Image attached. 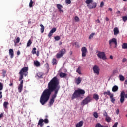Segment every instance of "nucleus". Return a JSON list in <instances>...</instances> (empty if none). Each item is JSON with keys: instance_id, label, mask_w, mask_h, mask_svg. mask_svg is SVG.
<instances>
[{"instance_id": "f257e3e1", "label": "nucleus", "mask_w": 127, "mask_h": 127, "mask_svg": "<svg viewBox=\"0 0 127 127\" xmlns=\"http://www.w3.org/2000/svg\"><path fill=\"white\" fill-rule=\"evenodd\" d=\"M60 89V86H59V80L56 76L53 78L48 84V89H46L43 92L40 99V102L41 105H45L49 98L50 95L52 92H54V94L51 96L49 102V107H51L53 105L56 97H57V94Z\"/></svg>"}, {"instance_id": "f03ea898", "label": "nucleus", "mask_w": 127, "mask_h": 127, "mask_svg": "<svg viewBox=\"0 0 127 127\" xmlns=\"http://www.w3.org/2000/svg\"><path fill=\"white\" fill-rule=\"evenodd\" d=\"M85 90L78 89L77 90H75L74 92L72 94L71 97L72 100H74V99H76L77 98H80L81 96L85 95Z\"/></svg>"}, {"instance_id": "7ed1b4c3", "label": "nucleus", "mask_w": 127, "mask_h": 127, "mask_svg": "<svg viewBox=\"0 0 127 127\" xmlns=\"http://www.w3.org/2000/svg\"><path fill=\"white\" fill-rule=\"evenodd\" d=\"M28 73V68L27 67H24L21 69L19 74L20 75V81L23 79V76L26 77Z\"/></svg>"}, {"instance_id": "20e7f679", "label": "nucleus", "mask_w": 127, "mask_h": 127, "mask_svg": "<svg viewBox=\"0 0 127 127\" xmlns=\"http://www.w3.org/2000/svg\"><path fill=\"white\" fill-rule=\"evenodd\" d=\"M109 44L110 48H117V39L113 38L109 40Z\"/></svg>"}, {"instance_id": "39448f33", "label": "nucleus", "mask_w": 127, "mask_h": 127, "mask_svg": "<svg viewBox=\"0 0 127 127\" xmlns=\"http://www.w3.org/2000/svg\"><path fill=\"white\" fill-rule=\"evenodd\" d=\"M65 54H66V49L65 48L62 49L56 55V58H57V59H59L61 58V57H62Z\"/></svg>"}, {"instance_id": "423d86ee", "label": "nucleus", "mask_w": 127, "mask_h": 127, "mask_svg": "<svg viewBox=\"0 0 127 127\" xmlns=\"http://www.w3.org/2000/svg\"><path fill=\"white\" fill-rule=\"evenodd\" d=\"M92 102V98L90 97V96H88L86 97L81 103V106H85V105H88L89 103Z\"/></svg>"}, {"instance_id": "0eeeda50", "label": "nucleus", "mask_w": 127, "mask_h": 127, "mask_svg": "<svg viewBox=\"0 0 127 127\" xmlns=\"http://www.w3.org/2000/svg\"><path fill=\"white\" fill-rule=\"evenodd\" d=\"M97 56L100 59H103V60H106L107 59V57H106V54L104 52L98 51Z\"/></svg>"}, {"instance_id": "6e6552de", "label": "nucleus", "mask_w": 127, "mask_h": 127, "mask_svg": "<svg viewBox=\"0 0 127 127\" xmlns=\"http://www.w3.org/2000/svg\"><path fill=\"white\" fill-rule=\"evenodd\" d=\"M125 98H127V94H125V92L122 91L120 94V102L121 103H124L125 101Z\"/></svg>"}, {"instance_id": "1a4fd4ad", "label": "nucleus", "mask_w": 127, "mask_h": 127, "mask_svg": "<svg viewBox=\"0 0 127 127\" xmlns=\"http://www.w3.org/2000/svg\"><path fill=\"white\" fill-rule=\"evenodd\" d=\"M93 73L96 75H99L100 74V67L97 65H94L93 67Z\"/></svg>"}, {"instance_id": "9d476101", "label": "nucleus", "mask_w": 127, "mask_h": 127, "mask_svg": "<svg viewBox=\"0 0 127 127\" xmlns=\"http://www.w3.org/2000/svg\"><path fill=\"white\" fill-rule=\"evenodd\" d=\"M103 116L104 117H105V121H106L107 123H110L111 121H112V119L110 116H109V115H108V113L106 111L103 113Z\"/></svg>"}, {"instance_id": "9b49d317", "label": "nucleus", "mask_w": 127, "mask_h": 127, "mask_svg": "<svg viewBox=\"0 0 127 127\" xmlns=\"http://www.w3.org/2000/svg\"><path fill=\"white\" fill-rule=\"evenodd\" d=\"M82 52V57H86V55H87V52H88V50L86 47H83L81 48Z\"/></svg>"}, {"instance_id": "f8f14e48", "label": "nucleus", "mask_w": 127, "mask_h": 127, "mask_svg": "<svg viewBox=\"0 0 127 127\" xmlns=\"http://www.w3.org/2000/svg\"><path fill=\"white\" fill-rule=\"evenodd\" d=\"M87 6H88L90 9L96 8V7L97 6V3L92 2L90 4L87 5Z\"/></svg>"}, {"instance_id": "ddd939ff", "label": "nucleus", "mask_w": 127, "mask_h": 127, "mask_svg": "<svg viewBox=\"0 0 127 127\" xmlns=\"http://www.w3.org/2000/svg\"><path fill=\"white\" fill-rule=\"evenodd\" d=\"M55 31H56V28H53L48 34V36L49 38H50V37L52 36V34H53Z\"/></svg>"}, {"instance_id": "4468645a", "label": "nucleus", "mask_w": 127, "mask_h": 127, "mask_svg": "<svg viewBox=\"0 0 127 127\" xmlns=\"http://www.w3.org/2000/svg\"><path fill=\"white\" fill-rule=\"evenodd\" d=\"M82 82V78L80 77H78L77 78L75 79V83L76 85H80Z\"/></svg>"}, {"instance_id": "2eb2a0df", "label": "nucleus", "mask_w": 127, "mask_h": 127, "mask_svg": "<svg viewBox=\"0 0 127 127\" xmlns=\"http://www.w3.org/2000/svg\"><path fill=\"white\" fill-rule=\"evenodd\" d=\"M9 54L10 58H13L14 57V52L13 51V49H10L9 50Z\"/></svg>"}, {"instance_id": "dca6fc26", "label": "nucleus", "mask_w": 127, "mask_h": 127, "mask_svg": "<svg viewBox=\"0 0 127 127\" xmlns=\"http://www.w3.org/2000/svg\"><path fill=\"white\" fill-rule=\"evenodd\" d=\"M57 7L60 12H63V10H62V8H63V6H62V5H61V4H57Z\"/></svg>"}, {"instance_id": "f3484780", "label": "nucleus", "mask_w": 127, "mask_h": 127, "mask_svg": "<svg viewBox=\"0 0 127 127\" xmlns=\"http://www.w3.org/2000/svg\"><path fill=\"white\" fill-rule=\"evenodd\" d=\"M57 63H58L57 60H56V58H53L52 60V64L53 66H56V65H57Z\"/></svg>"}, {"instance_id": "a211bd4d", "label": "nucleus", "mask_w": 127, "mask_h": 127, "mask_svg": "<svg viewBox=\"0 0 127 127\" xmlns=\"http://www.w3.org/2000/svg\"><path fill=\"white\" fill-rule=\"evenodd\" d=\"M20 41V38H19V37L16 38L14 40V42L15 43L14 46H16V44H17V43H19Z\"/></svg>"}, {"instance_id": "6ab92c4d", "label": "nucleus", "mask_w": 127, "mask_h": 127, "mask_svg": "<svg viewBox=\"0 0 127 127\" xmlns=\"http://www.w3.org/2000/svg\"><path fill=\"white\" fill-rule=\"evenodd\" d=\"M103 95L104 96H109V97L112 96V93L110 90H107V91H104L103 92Z\"/></svg>"}, {"instance_id": "aec40b11", "label": "nucleus", "mask_w": 127, "mask_h": 127, "mask_svg": "<svg viewBox=\"0 0 127 127\" xmlns=\"http://www.w3.org/2000/svg\"><path fill=\"white\" fill-rule=\"evenodd\" d=\"M113 31L114 35H118V34H119V31L118 27L114 28L113 29Z\"/></svg>"}, {"instance_id": "412c9836", "label": "nucleus", "mask_w": 127, "mask_h": 127, "mask_svg": "<svg viewBox=\"0 0 127 127\" xmlns=\"http://www.w3.org/2000/svg\"><path fill=\"white\" fill-rule=\"evenodd\" d=\"M34 65L36 67H40V63L38 61H34Z\"/></svg>"}, {"instance_id": "4be33fe9", "label": "nucleus", "mask_w": 127, "mask_h": 127, "mask_svg": "<svg viewBox=\"0 0 127 127\" xmlns=\"http://www.w3.org/2000/svg\"><path fill=\"white\" fill-rule=\"evenodd\" d=\"M43 122H44L43 119H40L39 120L38 125L40 126L41 127H43Z\"/></svg>"}, {"instance_id": "5701e85b", "label": "nucleus", "mask_w": 127, "mask_h": 127, "mask_svg": "<svg viewBox=\"0 0 127 127\" xmlns=\"http://www.w3.org/2000/svg\"><path fill=\"white\" fill-rule=\"evenodd\" d=\"M84 122L83 121H80L76 125V127H81L83 126Z\"/></svg>"}, {"instance_id": "b1692460", "label": "nucleus", "mask_w": 127, "mask_h": 127, "mask_svg": "<svg viewBox=\"0 0 127 127\" xmlns=\"http://www.w3.org/2000/svg\"><path fill=\"white\" fill-rule=\"evenodd\" d=\"M59 76L60 78H65V77L67 76V74L65 73L61 72L60 73Z\"/></svg>"}, {"instance_id": "393cba45", "label": "nucleus", "mask_w": 127, "mask_h": 127, "mask_svg": "<svg viewBox=\"0 0 127 127\" xmlns=\"http://www.w3.org/2000/svg\"><path fill=\"white\" fill-rule=\"evenodd\" d=\"M119 89V87H118V86L114 85L112 89V92H117L118 90Z\"/></svg>"}, {"instance_id": "a878e982", "label": "nucleus", "mask_w": 127, "mask_h": 127, "mask_svg": "<svg viewBox=\"0 0 127 127\" xmlns=\"http://www.w3.org/2000/svg\"><path fill=\"white\" fill-rule=\"evenodd\" d=\"M110 99H111L112 103L114 104V103H115V101H116V99L114 98V94L112 93V95L110 96Z\"/></svg>"}, {"instance_id": "bb28decb", "label": "nucleus", "mask_w": 127, "mask_h": 127, "mask_svg": "<svg viewBox=\"0 0 127 127\" xmlns=\"http://www.w3.org/2000/svg\"><path fill=\"white\" fill-rule=\"evenodd\" d=\"M93 98L94 99V100H95L96 101H98V100H99V95L97 94H93Z\"/></svg>"}, {"instance_id": "cd10ccee", "label": "nucleus", "mask_w": 127, "mask_h": 127, "mask_svg": "<svg viewBox=\"0 0 127 127\" xmlns=\"http://www.w3.org/2000/svg\"><path fill=\"white\" fill-rule=\"evenodd\" d=\"M8 105H9V103H8V102L7 101L4 102L3 107L4 108H5V109H7L8 108L7 106H8Z\"/></svg>"}, {"instance_id": "c85d7f7f", "label": "nucleus", "mask_w": 127, "mask_h": 127, "mask_svg": "<svg viewBox=\"0 0 127 127\" xmlns=\"http://www.w3.org/2000/svg\"><path fill=\"white\" fill-rule=\"evenodd\" d=\"M76 73H78L79 75H82L80 66H79L78 68L76 69Z\"/></svg>"}, {"instance_id": "c756f323", "label": "nucleus", "mask_w": 127, "mask_h": 127, "mask_svg": "<svg viewBox=\"0 0 127 127\" xmlns=\"http://www.w3.org/2000/svg\"><path fill=\"white\" fill-rule=\"evenodd\" d=\"M122 48L123 49H127V43H124L122 45Z\"/></svg>"}, {"instance_id": "7c9ffc66", "label": "nucleus", "mask_w": 127, "mask_h": 127, "mask_svg": "<svg viewBox=\"0 0 127 127\" xmlns=\"http://www.w3.org/2000/svg\"><path fill=\"white\" fill-rule=\"evenodd\" d=\"M18 90L19 93H21V92H22V90H23V86L19 85Z\"/></svg>"}, {"instance_id": "2f4dec72", "label": "nucleus", "mask_w": 127, "mask_h": 127, "mask_svg": "<svg viewBox=\"0 0 127 127\" xmlns=\"http://www.w3.org/2000/svg\"><path fill=\"white\" fill-rule=\"evenodd\" d=\"M85 3L86 4L89 5L91 3H93V0H86L85 1Z\"/></svg>"}, {"instance_id": "473e14b6", "label": "nucleus", "mask_w": 127, "mask_h": 127, "mask_svg": "<svg viewBox=\"0 0 127 127\" xmlns=\"http://www.w3.org/2000/svg\"><path fill=\"white\" fill-rule=\"evenodd\" d=\"M40 26L41 27V33H43V32H44V26H43L42 24H41Z\"/></svg>"}, {"instance_id": "72a5a7b5", "label": "nucleus", "mask_w": 127, "mask_h": 127, "mask_svg": "<svg viewBox=\"0 0 127 127\" xmlns=\"http://www.w3.org/2000/svg\"><path fill=\"white\" fill-rule=\"evenodd\" d=\"M119 77L120 81H125V77H124L123 75L120 74L119 75Z\"/></svg>"}, {"instance_id": "f704fd0d", "label": "nucleus", "mask_w": 127, "mask_h": 127, "mask_svg": "<svg viewBox=\"0 0 127 127\" xmlns=\"http://www.w3.org/2000/svg\"><path fill=\"white\" fill-rule=\"evenodd\" d=\"M93 116L94 117V118H95L96 119H97L98 117H99V115H98V113L97 112H95L93 113Z\"/></svg>"}, {"instance_id": "c9c22d12", "label": "nucleus", "mask_w": 127, "mask_h": 127, "mask_svg": "<svg viewBox=\"0 0 127 127\" xmlns=\"http://www.w3.org/2000/svg\"><path fill=\"white\" fill-rule=\"evenodd\" d=\"M34 3V2H33L32 0H31L29 3V7H32V6H33Z\"/></svg>"}, {"instance_id": "e433bc0d", "label": "nucleus", "mask_w": 127, "mask_h": 127, "mask_svg": "<svg viewBox=\"0 0 127 127\" xmlns=\"http://www.w3.org/2000/svg\"><path fill=\"white\" fill-rule=\"evenodd\" d=\"M54 39L56 40V41H58V40H60V36H56L54 37Z\"/></svg>"}, {"instance_id": "4c0bfd02", "label": "nucleus", "mask_w": 127, "mask_h": 127, "mask_svg": "<svg viewBox=\"0 0 127 127\" xmlns=\"http://www.w3.org/2000/svg\"><path fill=\"white\" fill-rule=\"evenodd\" d=\"M32 43V42H31V40H29L27 44V47H29V46H30Z\"/></svg>"}, {"instance_id": "58836bf2", "label": "nucleus", "mask_w": 127, "mask_h": 127, "mask_svg": "<svg viewBox=\"0 0 127 127\" xmlns=\"http://www.w3.org/2000/svg\"><path fill=\"white\" fill-rule=\"evenodd\" d=\"M32 54H36V48H33L32 50Z\"/></svg>"}, {"instance_id": "ea45409f", "label": "nucleus", "mask_w": 127, "mask_h": 127, "mask_svg": "<svg viewBox=\"0 0 127 127\" xmlns=\"http://www.w3.org/2000/svg\"><path fill=\"white\" fill-rule=\"evenodd\" d=\"M94 35H95V33H91L89 37V39H92L94 37Z\"/></svg>"}, {"instance_id": "a19ab883", "label": "nucleus", "mask_w": 127, "mask_h": 127, "mask_svg": "<svg viewBox=\"0 0 127 127\" xmlns=\"http://www.w3.org/2000/svg\"><path fill=\"white\" fill-rule=\"evenodd\" d=\"M74 19L76 22H79L80 21V18L78 16H75Z\"/></svg>"}, {"instance_id": "79ce46f5", "label": "nucleus", "mask_w": 127, "mask_h": 127, "mask_svg": "<svg viewBox=\"0 0 127 127\" xmlns=\"http://www.w3.org/2000/svg\"><path fill=\"white\" fill-rule=\"evenodd\" d=\"M3 89V84L1 83V82H0V91H2Z\"/></svg>"}, {"instance_id": "37998d69", "label": "nucleus", "mask_w": 127, "mask_h": 127, "mask_svg": "<svg viewBox=\"0 0 127 127\" xmlns=\"http://www.w3.org/2000/svg\"><path fill=\"white\" fill-rule=\"evenodd\" d=\"M19 81H20V84H19V86H22L23 87V80L22 79H21L20 80V77H19Z\"/></svg>"}, {"instance_id": "c03bdc74", "label": "nucleus", "mask_w": 127, "mask_h": 127, "mask_svg": "<svg viewBox=\"0 0 127 127\" xmlns=\"http://www.w3.org/2000/svg\"><path fill=\"white\" fill-rule=\"evenodd\" d=\"M122 19H123L124 22H126V21L127 20V16H123L122 17Z\"/></svg>"}, {"instance_id": "a18cd8bd", "label": "nucleus", "mask_w": 127, "mask_h": 127, "mask_svg": "<svg viewBox=\"0 0 127 127\" xmlns=\"http://www.w3.org/2000/svg\"><path fill=\"white\" fill-rule=\"evenodd\" d=\"M95 127H103V125H101L100 123H97L96 124Z\"/></svg>"}, {"instance_id": "49530a36", "label": "nucleus", "mask_w": 127, "mask_h": 127, "mask_svg": "<svg viewBox=\"0 0 127 127\" xmlns=\"http://www.w3.org/2000/svg\"><path fill=\"white\" fill-rule=\"evenodd\" d=\"M44 122L45 123V124H48V123H49V121L48 120V119L46 118L44 120Z\"/></svg>"}, {"instance_id": "de8ad7c7", "label": "nucleus", "mask_w": 127, "mask_h": 127, "mask_svg": "<svg viewBox=\"0 0 127 127\" xmlns=\"http://www.w3.org/2000/svg\"><path fill=\"white\" fill-rule=\"evenodd\" d=\"M118 124L119 123L118 122L115 123L112 127H117Z\"/></svg>"}, {"instance_id": "09e8293b", "label": "nucleus", "mask_w": 127, "mask_h": 127, "mask_svg": "<svg viewBox=\"0 0 127 127\" xmlns=\"http://www.w3.org/2000/svg\"><path fill=\"white\" fill-rule=\"evenodd\" d=\"M66 3L67 4H71V0H66Z\"/></svg>"}, {"instance_id": "8fccbe9b", "label": "nucleus", "mask_w": 127, "mask_h": 127, "mask_svg": "<svg viewBox=\"0 0 127 127\" xmlns=\"http://www.w3.org/2000/svg\"><path fill=\"white\" fill-rule=\"evenodd\" d=\"M0 99H2V92L0 91Z\"/></svg>"}, {"instance_id": "3c124183", "label": "nucleus", "mask_w": 127, "mask_h": 127, "mask_svg": "<svg viewBox=\"0 0 127 127\" xmlns=\"http://www.w3.org/2000/svg\"><path fill=\"white\" fill-rule=\"evenodd\" d=\"M104 6V2H101L100 3V7H103Z\"/></svg>"}, {"instance_id": "603ef678", "label": "nucleus", "mask_w": 127, "mask_h": 127, "mask_svg": "<svg viewBox=\"0 0 127 127\" xmlns=\"http://www.w3.org/2000/svg\"><path fill=\"white\" fill-rule=\"evenodd\" d=\"M120 113V110L119 109H117L116 111V113L117 115H119V113Z\"/></svg>"}, {"instance_id": "864d4df0", "label": "nucleus", "mask_w": 127, "mask_h": 127, "mask_svg": "<svg viewBox=\"0 0 127 127\" xmlns=\"http://www.w3.org/2000/svg\"><path fill=\"white\" fill-rule=\"evenodd\" d=\"M3 117V113H1V114H0V119H1V118H2Z\"/></svg>"}, {"instance_id": "5fc2aeb1", "label": "nucleus", "mask_w": 127, "mask_h": 127, "mask_svg": "<svg viewBox=\"0 0 127 127\" xmlns=\"http://www.w3.org/2000/svg\"><path fill=\"white\" fill-rule=\"evenodd\" d=\"M127 61V59L123 58L122 60V62H126Z\"/></svg>"}, {"instance_id": "6e6d98bb", "label": "nucleus", "mask_w": 127, "mask_h": 127, "mask_svg": "<svg viewBox=\"0 0 127 127\" xmlns=\"http://www.w3.org/2000/svg\"><path fill=\"white\" fill-rule=\"evenodd\" d=\"M73 55V51H69V55Z\"/></svg>"}, {"instance_id": "4d7b16f0", "label": "nucleus", "mask_w": 127, "mask_h": 127, "mask_svg": "<svg viewBox=\"0 0 127 127\" xmlns=\"http://www.w3.org/2000/svg\"><path fill=\"white\" fill-rule=\"evenodd\" d=\"M20 55V51H18L17 52V55Z\"/></svg>"}, {"instance_id": "13d9d810", "label": "nucleus", "mask_w": 127, "mask_h": 127, "mask_svg": "<svg viewBox=\"0 0 127 127\" xmlns=\"http://www.w3.org/2000/svg\"><path fill=\"white\" fill-rule=\"evenodd\" d=\"M120 13H121V11L119 10L116 12V14H120Z\"/></svg>"}, {"instance_id": "bf43d9fd", "label": "nucleus", "mask_w": 127, "mask_h": 127, "mask_svg": "<svg viewBox=\"0 0 127 127\" xmlns=\"http://www.w3.org/2000/svg\"><path fill=\"white\" fill-rule=\"evenodd\" d=\"M108 10H109V11H113L112 8H109Z\"/></svg>"}, {"instance_id": "052dcab7", "label": "nucleus", "mask_w": 127, "mask_h": 127, "mask_svg": "<svg viewBox=\"0 0 127 127\" xmlns=\"http://www.w3.org/2000/svg\"><path fill=\"white\" fill-rule=\"evenodd\" d=\"M46 66H47V67H48V68L49 67V64H48V63H46Z\"/></svg>"}, {"instance_id": "680f3d73", "label": "nucleus", "mask_w": 127, "mask_h": 127, "mask_svg": "<svg viewBox=\"0 0 127 127\" xmlns=\"http://www.w3.org/2000/svg\"><path fill=\"white\" fill-rule=\"evenodd\" d=\"M105 19H106V21H109V18L108 17H106Z\"/></svg>"}, {"instance_id": "e2e57ef3", "label": "nucleus", "mask_w": 127, "mask_h": 127, "mask_svg": "<svg viewBox=\"0 0 127 127\" xmlns=\"http://www.w3.org/2000/svg\"><path fill=\"white\" fill-rule=\"evenodd\" d=\"M13 83H11L9 84L10 87H12V86H13Z\"/></svg>"}, {"instance_id": "0e129e2a", "label": "nucleus", "mask_w": 127, "mask_h": 127, "mask_svg": "<svg viewBox=\"0 0 127 127\" xmlns=\"http://www.w3.org/2000/svg\"><path fill=\"white\" fill-rule=\"evenodd\" d=\"M110 59H113V56L110 55Z\"/></svg>"}, {"instance_id": "69168bd1", "label": "nucleus", "mask_w": 127, "mask_h": 127, "mask_svg": "<svg viewBox=\"0 0 127 127\" xmlns=\"http://www.w3.org/2000/svg\"><path fill=\"white\" fill-rule=\"evenodd\" d=\"M3 74H6V71H5L4 70H3Z\"/></svg>"}, {"instance_id": "338daca9", "label": "nucleus", "mask_w": 127, "mask_h": 127, "mask_svg": "<svg viewBox=\"0 0 127 127\" xmlns=\"http://www.w3.org/2000/svg\"><path fill=\"white\" fill-rule=\"evenodd\" d=\"M125 84H126V85H127V80H125Z\"/></svg>"}, {"instance_id": "774afa93", "label": "nucleus", "mask_w": 127, "mask_h": 127, "mask_svg": "<svg viewBox=\"0 0 127 127\" xmlns=\"http://www.w3.org/2000/svg\"><path fill=\"white\" fill-rule=\"evenodd\" d=\"M97 22H98V23H100V20L97 19Z\"/></svg>"}]
</instances>
